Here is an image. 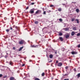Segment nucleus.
Listing matches in <instances>:
<instances>
[{
  "instance_id": "obj_43",
  "label": "nucleus",
  "mask_w": 80,
  "mask_h": 80,
  "mask_svg": "<svg viewBox=\"0 0 80 80\" xmlns=\"http://www.w3.org/2000/svg\"><path fill=\"white\" fill-rule=\"evenodd\" d=\"M72 3H76V2H72Z\"/></svg>"
},
{
  "instance_id": "obj_14",
  "label": "nucleus",
  "mask_w": 80,
  "mask_h": 80,
  "mask_svg": "<svg viewBox=\"0 0 80 80\" xmlns=\"http://www.w3.org/2000/svg\"><path fill=\"white\" fill-rule=\"evenodd\" d=\"M58 10L59 12H61V11H62V8H58Z\"/></svg>"
},
{
  "instance_id": "obj_11",
  "label": "nucleus",
  "mask_w": 80,
  "mask_h": 80,
  "mask_svg": "<svg viewBox=\"0 0 80 80\" xmlns=\"http://www.w3.org/2000/svg\"><path fill=\"white\" fill-rule=\"evenodd\" d=\"M16 29H17V30H18L19 31V29H20V28L19 27H18L17 26L15 27Z\"/></svg>"
},
{
  "instance_id": "obj_40",
  "label": "nucleus",
  "mask_w": 80,
  "mask_h": 80,
  "mask_svg": "<svg viewBox=\"0 0 80 80\" xmlns=\"http://www.w3.org/2000/svg\"><path fill=\"white\" fill-rule=\"evenodd\" d=\"M2 77V74H0V77Z\"/></svg>"
},
{
  "instance_id": "obj_24",
  "label": "nucleus",
  "mask_w": 80,
  "mask_h": 80,
  "mask_svg": "<svg viewBox=\"0 0 80 80\" xmlns=\"http://www.w3.org/2000/svg\"><path fill=\"white\" fill-rule=\"evenodd\" d=\"M77 75L78 78H79L80 77V73H78Z\"/></svg>"
},
{
  "instance_id": "obj_23",
  "label": "nucleus",
  "mask_w": 80,
  "mask_h": 80,
  "mask_svg": "<svg viewBox=\"0 0 80 80\" xmlns=\"http://www.w3.org/2000/svg\"><path fill=\"white\" fill-rule=\"evenodd\" d=\"M13 64V62H12V61H10V64L11 65H12V64Z\"/></svg>"
},
{
  "instance_id": "obj_6",
  "label": "nucleus",
  "mask_w": 80,
  "mask_h": 80,
  "mask_svg": "<svg viewBox=\"0 0 80 80\" xmlns=\"http://www.w3.org/2000/svg\"><path fill=\"white\" fill-rule=\"evenodd\" d=\"M10 80H15V78L13 77H11L9 78Z\"/></svg>"
},
{
  "instance_id": "obj_10",
  "label": "nucleus",
  "mask_w": 80,
  "mask_h": 80,
  "mask_svg": "<svg viewBox=\"0 0 80 80\" xmlns=\"http://www.w3.org/2000/svg\"><path fill=\"white\" fill-rule=\"evenodd\" d=\"M75 35V32L72 31L71 32V35L72 36H73Z\"/></svg>"
},
{
  "instance_id": "obj_13",
  "label": "nucleus",
  "mask_w": 80,
  "mask_h": 80,
  "mask_svg": "<svg viewBox=\"0 0 80 80\" xmlns=\"http://www.w3.org/2000/svg\"><path fill=\"white\" fill-rule=\"evenodd\" d=\"M59 39L62 42L63 40V38L62 37H59Z\"/></svg>"
},
{
  "instance_id": "obj_18",
  "label": "nucleus",
  "mask_w": 80,
  "mask_h": 80,
  "mask_svg": "<svg viewBox=\"0 0 80 80\" xmlns=\"http://www.w3.org/2000/svg\"><path fill=\"white\" fill-rule=\"evenodd\" d=\"M74 20H75V18H72L71 19V21H72V22H73Z\"/></svg>"
},
{
  "instance_id": "obj_52",
  "label": "nucleus",
  "mask_w": 80,
  "mask_h": 80,
  "mask_svg": "<svg viewBox=\"0 0 80 80\" xmlns=\"http://www.w3.org/2000/svg\"><path fill=\"white\" fill-rule=\"evenodd\" d=\"M54 0H53V1H54Z\"/></svg>"
},
{
  "instance_id": "obj_36",
  "label": "nucleus",
  "mask_w": 80,
  "mask_h": 80,
  "mask_svg": "<svg viewBox=\"0 0 80 80\" xmlns=\"http://www.w3.org/2000/svg\"><path fill=\"white\" fill-rule=\"evenodd\" d=\"M78 48H80V44H79L78 46Z\"/></svg>"
},
{
  "instance_id": "obj_12",
  "label": "nucleus",
  "mask_w": 80,
  "mask_h": 80,
  "mask_svg": "<svg viewBox=\"0 0 80 80\" xmlns=\"http://www.w3.org/2000/svg\"><path fill=\"white\" fill-rule=\"evenodd\" d=\"M49 58H53V55L52 54H50L49 55Z\"/></svg>"
},
{
  "instance_id": "obj_7",
  "label": "nucleus",
  "mask_w": 80,
  "mask_h": 80,
  "mask_svg": "<svg viewBox=\"0 0 80 80\" xmlns=\"http://www.w3.org/2000/svg\"><path fill=\"white\" fill-rule=\"evenodd\" d=\"M23 48V47H22L19 48L18 49L19 52H20V51H21V50H22Z\"/></svg>"
},
{
  "instance_id": "obj_20",
  "label": "nucleus",
  "mask_w": 80,
  "mask_h": 80,
  "mask_svg": "<svg viewBox=\"0 0 80 80\" xmlns=\"http://www.w3.org/2000/svg\"><path fill=\"white\" fill-rule=\"evenodd\" d=\"M6 32H10V29H7L6 30Z\"/></svg>"
},
{
  "instance_id": "obj_42",
  "label": "nucleus",
  "mask_w": 80,
  "mask_h": 80,
  "mask_svg": "<svg viewBox=\"0 0 80 80\" xmlns=\"http://www.w3.org/2000/svg\"><path fill=\"white\" fill-rule=\"evenodd\" d=\"M58 61H56V63H58Z\"/></svg>"
},
{
  "instance_id": "obj_19",
  "label": "nucleus",
  "mask_w": 80,
  "mask_h": 80,
  "mask_svg": "<svg viewBox=\"0 0 80 80\" xmlns=\"http://www.w3.org/2000/svg\"><path fill=\"white\" fill-rule=\"evenodd\" d=\"M34 23L35 24H38V21H35L34 22Z\"/></svg>"
},
{
  "instance_id": "obj_22",
  "label": "nucleus",
  "mask_w": 80,
  "mask_h": 80,
  "mask_svg": "<svg viewBox=\"0 0 80 80\" xmlns=\"http://www.w3.org/2000/svg\"><path fill=\"white\" fill-rule=\"evenodd\" d=\"M44 75H45V72H43L42 74V77H43Z\"/></svg>"
},
{
  "instance_id": "obj_3",
  "label": "nucleus",
  "mask_w": 80,
  "mask_h": 80,
  "mask_svg": "<svg viewBox=\"0 0 80 80\" xmlns=\"http://www.w3.org/2000/svg\"><path fill=\"white\" fill-rule=\"evenodd\" d=\"M62 62H59L57 65V66H58V67H62Z\"/></svg>"
},
{
  "instance_id": "obj_49",
  "label": "nucleus",
  "mask_w": 80,
  "mask_h": 80,
  "mask_svg": "<svg viewBox=\"0 0 80 80\" xmlns=\"http://www.w3.org/2000/svg\"><path fill=\"white\" fill-rule=\"evenodd\" d=\"M29 62H32V60H29Z\"/></svg>"
},
{
  "instance_id": "obj_31",
  "label": "nucleus",
  "mask_w": 80,
  "mask_h": 80,
  "mask_svg": "<svg viewBox=\"0 0 80 80\" xmlns=\"http://www.w3.org/2000/svg\"><path fill=\"white\" fill-rule=\"evenodd\" d=\"M59 20V21H60V22H62V19L61 18H60Z\"/></svg>"
},
{
  "instance_id": "obj_38",
  "label": "nucleus",
  "mask_w": 80,
  "mask_h": 80,
  "mask_svg": "<svg viewBox=\"0 0 80 80\" xmlns=\"http://www.w3.org/2000/svg\"><path fill=\"white\" fill-rule=\"evenodd\" d=\"M10 30H13V28H12V27H10Z\"/></svg>"
},
{
  "instance_id": "obj_26",
  "label": "nucleus",
  "mask_w": 80,
  "mask_h": 80,
  "mask_svg": "<svg viewBox=\"0 0 80 80\" xmlns=\"http://www.w3.org/2000/svg\"><path fill=\"white\" fill-rule=\"evenodd\" d=\"M43 14L44 15H46V11H44L43 12Z\"/></svg>"
},
{
  "instance_id": "obj_34",
  "label": "nucleus",
  "mask_w": 80,
  "mask_h": 80,
  "mask_svg": "<svg viewBox=\"0 0 80 80\" xmlns=\"http://www.w3.org/2000/svg\"><path fill=\"white\" fill-rule=\"evenodd\" d=\"M74 72H77V70H76V69L75 68L74 69Z\"/></svg>"
},
{
  "instance_id": "obj_48",
  "label": "nucleus",
  "mask_w": 80,
  "mask_h": 80,
  "mask_svg": "<svg viewBox=\"0 0 80 80\" xmlns=\"http://www.w3.org/2000/svg\"><path fill=\"white\" fill-rule=\"evenodd\" d=\"M20 62H22V60H20Z\"/></svg>"
},
{
  "instance_id": "obj_41",
  "label": "nucleus",
  "mask_w": 80,
  "mask_h": 80,
  "mask_svg": "<svg viewBox=\"0 0 80 80\" xmlns=\"http://www.w3.org/2000/svg\"><path fill=\"white\" fill-rule=\"evenodd\" d=\"M7 57H8V56H7V55H6L5 56V58H7Z\"/></svg>"
},
{
  "instance_id": "obj_39",
  "label": "nucleus",
  "mask_w": 80,
  "mask_h": 80,
  "mask_svg": "<svg viewBox=\"0 0 80 80\" xmlns=\"http://www.w3.org/2000/svg\"><path fill=\"white\" fill-rule=\"evenodd\" d=\"M63 80H69V79H68V78L67 79H65Z\"/></svg>"
},
{
  "instance_id": "obj_35",
  "label": "nucleus",
  "mask_w": 80,
  "mask_h": 80,
  "mask_svg": "<svg viewBox=\"0 0 80 80\" xmlns=\"http://www.w3.org/2000/svg\"><path fill=\"white\" fill-rule=\"evenodd\" d=\"M13 50H15V49H16V48H15V47H13Z\"/></svg>"
},
{
  "instance_id": "obj_44",
  "label": "nucleus",
  "mask_w": 80,
  "mask_h": 80,
  "mask_svg": "<svg viewBox=\"0 0 80 80\" xmlns=\"http://www.w3.org/2000/svg\"><path fill=\"white\" fill-rule=\"evenodd\" d=\"M64 76H67V74H65Z\"/></svg>"
},
{
  "instance_id": "obj_16",
  "label": "nucleus",
  "mask_w": 80,
  "mask_h": 80,
  "mask_svg": "<svg viewBox=\"0 0 80 80\" xmlns=\"http://www.w3.org/2000/svg\"><path fill=\"white\" fill-rule=\"evenodd\" d=\"M72 30H77V28L76 27H74L72 28Z\"/></svg>"
},
{
  "instance_id": "obj_27",
  "label": "nucleus",
  "mask_w": 80,
  "mask_h": 80,
  "mask_svg": "<svg viewBox=\"0 0 80 80\" xmlns=\"http://www.w3.org/2000/svg\"><path fill=\"white\" fill-rule=\"evenodd\" d=\"M35 80H40L39 78H35Z\"/></svg>"
},
{
  "instance_id": "obj_30",
  "label": "nucleus",
  "mask_w": 80,
  "mask_h": 80,
  "mask_svg": "<svg viewBox=\"0 0 80 80\" xmlns=\"http://www.w3.org/2000/svg\"><path fill=\"white\" fill-rule=\"evenodd\" d=\"M65 69H67L68 68V66H66L65 68Z\"/></svg>"
},
{
  "instance_id": "obj_17",
  "label": "nucleus",
  "mask_w": 80,
  "mask_h": 80,
  "mask_svg": "<svg viewBox=\"0 0 80 80\" xmlns=\"http://www.w3.org/2000/svg\"><path fill=\"white\" fill-rule=\"evenodd\" d=\"M76 11L77 13H78V12H79V9H77L76 10Z\"/></svg>"
},
{
  "instance_id": "obj_32",
  "label": "nucleus",
  "mask_w": 80,
  "mask_h": 80,
  "mask_svg": "<svg viewBox=\"0 0 80 80\" xmlns=\"http://www.w3.org/2000/svg\"><path fill=\"white\" fill-rule=\"evenodd\" d=\"M29 8V7L28 6L27 8H26V10H28Z\"/></svg>"
},
{
  "instance_id": "obj_47",
  "label": "nucleus",
  "mask_w": 80,
  "mask_h": 80,
  "mask_svg": "<svg viewBox=\"0 0 80 80\" xmlns=\"http://www.w3.org/2000/svg\"><path fill=\"white\" fill-rule=\"evenodd\" d=\"M55 54H57V52H55Z\"/></svg>"
},
{
  "instance_id": "obj_25",
  "label": "nucleus",
  "mask_w": 80,
  "mask_h": 80,
  "mask_svg": "<svg viewBox=\"0 0 80 80\" xmlns=\"http://www.w3.org/2000/svg\"><path fill=\"white\" fill-rule=\"evenodd\" d=\"M52 12L51 11V10H48V11H47V12H48V13H50V12Z\"/></svg>"
},
{
  "instance_id": "obj_29",
  "label": "nucleus",
  "mask_w": 80,
  "mask_h": 80,
  "mask_svg": "<svg viewBox=\"0 0 80 80\" xmlns=\"http://www.w3.org/2000/svg\"><path fill=\"white\" fill-rule=\"evenodd\" d=\"M34 4H35V3L34 2H32L30 4V5H34Z\"/></svg>"
},
{
  "instance_id": "obj_8",
  "label": "nucleus",
  "mask_w": 80,
  "mask_h": 80,
  "mask_svg": "<svg viewBox=\"0 0 80 80\" xmlns=\"http://www.w3.org/2000/svg\"><path fill=\"white\" fill-rule=\"evenodd\" d=\"M69 37H70V36L69 35H66L65 36L66 38H69Z\"/></svg>"
},
{
  "instance_id": "obj_46",
  "label": "nucleus",
  "mask_w": 80,
  "mask_h": 80,
  "mask_svg": "<svg viewBox=\"0 0 80 80\" xmlns=\"http://www.w3.org/2000/svg\"><path fill=\"white\" fill-rule=\"evenodd\" d=\"M65 30H67V28H65Z\"/></svg>"
},
{
  "instance_id": "obj_37",
  "label": "nucleus",
  "mask_w": 80,
  "mask_h": 80,
  "mask_svg": "<svg viewBox=\"0 0 80 80\" xmlns=\"http://www.w3.org/2000/svg\"><path fill=\"white\" fill-rule=\"evenodd\" d=\"M25 64H23L22 65V67H24V66H25Z\"/></svg>"
},
{
  "instance_id": "obj_50",
  "label": "nucleus",
  "mask_w": 80,
  "mask_h": 80,
  "mask_svg": "<svg viewBox=\"0 0 80 80\" xmlns=\"http://www.w3.org/2000/svg\"><path fill=\"white\" fill-rule=\"evenodd\" d=\"M63 5H65V4H63Z\"/></svg>"
},
{
  "instance_id": "obj_1",
  "label": "nucleus",
  "mask_w": 80,
  "mask_h": 80,
  "mask_svg": "<svg viewBox=\"0 0 80 80\" xmlns=\"http://www.w3.org/2000/svg\"><path fill=\"white\" fill-rule=\"evenodd\" d=\"M38 46L37 45H31V47H32V48H38Z\"/></svg>"
},
{
  "instance_id": "obj_45",
  "label": "nucleus",
  "mask_w": 80,
  "mask_h": 80,
  "mask_svg": "<svg viewBox=\"0 0 80 80\" xmlns=\"http://www.w3.org/2000/svg\"><path fill=\"white\" fill-rule=\"evenodd\" d=\"M6 54H7V55L8 54V53H7V52H6Z\"/></svg>"
},
{
  "instance_id": "obj_28",
  "label": "nucleus",
  "mask_w": 80,
  "mask_h": 80,
  "mask_svg": "<svg viewBox=\"0 0 80 80\" xmlns=\"http://www.w3.org/2000/svg\"><path fill=\"white\" fill-rule=\"evenodd\" d=\"M50 7H54V5H51L50 6Z\"/></svg>"
},
{
  "instance_id": "obj_15",
  "label": "nucleus",
  "mask_w": 80,
  "mask_h": 80,
  "mask_svg": "<svg viewBox=\"0 0 80 80\" xmlns=\"http://www.w3.org/2000/svg\"><path fill=\"white\" fill-rule=\"evenodd\" d=\"M75 21L77 22V23H79V21L78 20V19H76Z\"/></svg>"
},
{
  "instance_id": "obj_33",
  "label": "nucleus",
  "mask_w": 80,
  "mask_h": 80,
  "mask_svg": "<svg viewBox=\"0 0 80 80\" xmlns=\"http://www.w3.org/2000/svg\"><path fill=\"white\" fill-rule=\"evenodd\" d=\"M77 36H80V33H79L78 34H77Z\"/></svg>"
},
{
  "instance_id": "obj_4",
  "label": "nucleus",
  "mask_w": 80,
  "mask_h": 80,
  "mask_svg": "<svg viewBox=\"0 0 80 80\" xmlns=\"http://www.w3.org/2000/svg\"><path fill=\"white\" fill-rule=\"evenodd\" d=\"M41 12H42V11L41 10H38L35 13H36V14H37V13H41Z\"/></svg>"
},
{
  "instance_id": "obj_2",
  "label": "nucleus",
  "mask_w": 80,
  "mask_h": 80,
  "mask_svg": "<svg viewBox=\"0 0 80 80\" xmlns=\"http://www.w3.org/2000/svg\"><path fill=\"white\" fill-rule=\"evenodd\" d=\"M71 53L72 55H75L78 53V52L76 51H72L71 52Z\"/></svg>"
},
{
  "instance_id": "obj_21",
  "label": "nucleus",
  "mask_w": 80,
  "mask_h": 80,
  "mask_svg": "<svg viewBox=\"0 0 80 80\" xmlns=\"http://www.w3.org/2000/svg\"><path fill=\"white\" fill-rule=\"evenodd\" d=\"M62 32H60L59 33V36H62Z\"/></svg>"
},
{
  "instance_id": "obj_5",
  "label": "nucleus",
  "mask_w": 80,
  "mask_h": 80,
  "mask_svg": "<svg viewBox=\"0 0 80 80\" xmlns=\"http://www.w3.org/2000/svg\"><path fill=\"white\" fill-rule=\"evenodd\" d=\"M23 43L24 42H23V41H19V44H20V45H22V44H23Z\"/></svg>"
},
{
  "instance_id": "obj_9",
  "label": "nucleus",
  "mask_w": 80,
  "mask_h": 80,
  "mask_svg": "<svg viewBox=\"0 0 80 80\" xmlns=\"http://www.w3.org/2000/svg\"><path fill=\"white\" fill-rule=\"evenodd\" d=\"M29 13L31 14L34 13V10H31L29 12Z\"/></svg>"
},
{
  "instance_id": "obj_51",
  "label": "nucleus",
  "mask_w": 80,
  "mask_h": 80,
  "mask_svg": "<svg viewBox=\"0 0 80 80\" xmlns=\"http://www.w3.org/2000/svg\"><path fill=\"white\" fill-rule=\"evenodd\" d=\"M13 28H14V26L13 27H12Z\"/></svg>"
}]
</instances>
